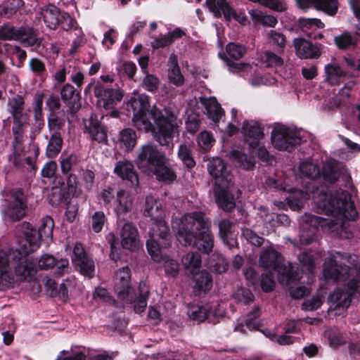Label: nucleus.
I'll use <instances>...</instances> for the list:
<instances>
[{"mask_svg": "<svg viewBox=\"0 0 360 360\" xmlns=\"http://www.w3.org/2000/svg\"><path fill=\"white\" fill-rule=\"evenodd\" d=\"M37 262L38 266L41 270H48L56 266L55 274L58 276L63 275L68 271L69 261L67 259L57 260L53 255L44 254Z\"/></svg>", "mask_w": 360, "mask_h": 360, "instance_id": "obj_22", "label": "nucleus"}, {"mask_svg": "<svg viewBox=\"0 0 360 360\" xmlns=\"http://www.w3.org/2000/svg\"><path fill=\"white\" fill-rule=\"evenodd\" d=\"M235 299L239 302L249 304L253 302L254 295L249 289L240 288L234 294Z\"/></svg>", "mask_w": 360, "mask_h": 360, "instance_id": "obj_60", "label": "nucleus"}, {"mask_svg": "<svg viewBox=\"0 0 360 360\" xmlns=\"http://www.w3.org/2000/svg\"><path fill=\"white\" fill-rule=\"evenodd\" d=\"M172 229L177 240L185 245L196 246L209 254L214 247V236L210 231L211 223L201 212L185 214L181 218L172 220Z\"/></svg>", "mask_w": 360, "mask_h": 360, "instance_id": "obj_5", "label": "nucleus"}, {"mask_svg": "<svg viewBox=\"0 0 360 360\" xmlns=\"http://www.w3.org/2000/svg\"><path fill=\"white\" fill-rule=\"evenodd\" d=\"M165 155L160 152L157 147L146 144L141 148L138 153L136 160L138 167L145 174H151V171L158 165L160 162H162Z\"/></svg>", "mask_w": 360, "mask_h": 360, "instance_id": "obj_14", "label": "nucleus"}, {"mask_svg": "<svg viewBox=\"0 0 360 360\" xmlns=\"http://www.w3.org/2000/svg\"><path fill=\"white\" fill-rule=\"evenodd\" d=\"M298 6L302 9L309 8L311 5L324 11L330 15H333L338 11L337 0H296Z\"/></svg>", "mask_w": 360, "mask_h": 360, "instance_id": "obj_24", "label": "nucleus"}, {"mask_svg": "<svg viewBox=\"0 0 360 360\" xmlns=\"http://www.w3.org/2000/svg\"><path fill=\"white\" fill-rule=\"evenodd\" d=\"M60 96L72 112H75L79 110L81 106L80 97L73 86L69 84H65L60 90Z\"/></svg>", "mask_w": 360, "mask_h": 360, "instance_id": "obj_27", "label": "nucleus"}, {"mask_svg": "<svg viewBox=\"0 0 360 360\" xmlns=\"http://www.w3.org/2000/svg\"><path fill=\"white\" fill-rule=\"evenodd\" d=\"M308 191H310V187H307L306 191L295 190V191L285 198L289 206L294 210L301 209L305 200L309 198Z\"/></svg>", "mask_w": 360, "mask_h": 360, "instance_id": "obj_37", "label": "nucleus"}, {"mask_svg": "<svg viewBox=\"0 0 360 360\" xmlns=\"http://www.w3.org/2000/svg\"><path fill=\"white\" fill-rule=\"evenodd\" d=\"M261 65L264 67H277L283 64V59L271 51H264L260 56Z\"/></svg>", "mask_w": 360, "mask_h": 360, "instance_id": "obj_46", "label": "nucleus"}, {"mask_svg": "<svg viewBox=\"0 0 360 360\" xmlns=\"http://www.w3.org/2000/svg\"><path fill=\"white\" fill-rule=\"evenodd\" d=\"M127 106L132 108V121L139 130L151 132L162 146L174 147V140L179 137L181 124L174 112L167 108L159 109L155 105L149 110V97L145 94L131 97Z\"/></svg>", "mask_w": 360, "mask_h": 360, "instance_id": "obj_4", "label": "nucleus"}, {"mask_svg": "<svg viewBox=\"0 0 360 360\" xmlns=\"http://www.w3.org/2000/svg\"><path fill=\"white\" fill-rule=\"evenodd\" d=\"M298 22L303 34L313 39H316V36H313V32L324 27V24L317 18H300Z\"/></svg>", "mask_w": 360, "mask_h": 360, "instance_id": "obj_34", "label": "nucleus"}, {"mask_svg": "<svg viewBox=\"0 0 360 360\" xmlns=\"http://www.w3.org/2000/svg\"><path fill=\"white\" fill-rule=\"evenodd\" d=\"M324 299L319 295H316L310 299L305 300L302 309L305 311H314L320 308L323 304Z\"/></svg>", "mask_w": 360, "mask_h": 360, "instance_id": "obj_55", "label": "nucleus"}, {"mask_svg": "<svg viewBox=\"0 0 360 360\" xmlns=\"http://www.w3.org/2000/svg\"><path fill=\"white\" fill-rule=\"evenodd\" d=\"M178 155L188 167H193L195 162L191 156L189 148L186 145H181L179 148Z\"/></svg>", "mask_w": 360, "mask_h": 360, "instance_id": "obj_58", "label": "nucleus"}, {"mask_svg": "<svg viewBox=\"0 0 360 360\" xmlns=\"http://www.w3.org/2000/svg\"><path fill=\"white\" fill-rule=\"evenodd\" d=\"M59 24L61 25V27L65 30H70L72 29L73 32H75V35H79L82 33V31L77 29L75 26V21L67 13H63L61 14Z\"/></svg>", "mask_w": 360, "mask_h": 360, "instance_id": "obj_54", "label": "nucleus"}, {"mask_svg": "<svg viewBox=\"0 0 360 360\" xmlns=\"http://www.w3.org/2000/svg\"><path fill=\"white\" fill-rule=\"evenodd\" d=\"M118 140L126 150H132L136 143V134L131 129H124L120 132Z\"/></svg>", "mask_w": 360, "mask_h": 360, "instance_id": "obj_41", "label": "nucleus"}, {"mask_svg": "<svg viewBox=\"0 0 360 360\" xmlns=\"http://www.w3.org/2000/svg\"><path fill=\"white\" fill-rule=\"evenodd\" d=\"M54 222L49 216L43 217L38 229L27 221L18 226L24 237L18 250L10 252L0 251V290L13 288L14 284L32 281L36 275L37 259L29 254L38 250L41 240H51Z\"/></svg>", "mask_w": 360, "mask_h": 360, "instance_id": "obj_1", "label": "nucleus"}, {"mask_svg": "<svg viewBox=\"0 0 360 360\" xmlns=\"http://www.w3.org/2000/svg\"><path fill=\"white\" fill-rule=\"evenodd\" d=\"M121 245L131 252L137 251L141 247L137 229L131 223L123 225L120 233Z\"/></svg>", "mask_w": 360, "mask_h": 360, "instance_id": "obj_19", "label": "nucleus"}, {"mask_svg": "<svg viewBox=\"0 0 360 360\" xmlns=\"http://www.w3.org/2000/svg\"><path fill=\"white\" fill-rule=\"evenodd\" d=\"M184 32L181 28H175L172 32H169L167 34H161L155 38L151 42V46L153 49L164 48L170 46L174 41L183 35Z\"/></svg>", "mask_w": 360, "mask_h": 360, "instance_id": "obj_31", "label": "nucleus"}, {"mask_svg": "<svg viewBox=\"0 0 360 360\" xmlns=\"http://www.w3.org/2000/svg\"><path fill=\"white\" fill-rule=\"evenodd\" d=\"M18 30L10 25H4L0 27V39L4 40H16Z\"/></svg>", "mask_w": 360, "mask_h": 360, "instance_id": "obj_64", "label": "nucleus"}, {"mask_svg": "<svg viewBox=\"0 0 360 360\" xmlns=\"http://www.w3.org/2000/svg\"><path fill=\"white\" fill-rule=\"evenodd\" d=\"M86 354L83 351L72 352L71 354L67 350H62L55 360H85Z\"/></svg>", "mask_w": 360, "mask_h": 360, "instance_id": "obj_56", "label": "nucleus"}, {"mask_svg": "<svg viewBox=\"0 0 360 360\" xmlns=\"http://www.w3.org/2000/svg\"><path fill=\"white\" fill-rule=\"evenodd\" d=\"M198 146L204 151L207 152L211 149L215 139L211 132L207 131H201L197 138Z\"/></svg>", "mask_w": 360, "mask_h": 360, "instance_id": "obj_49", "label": "nucleus"}, {"mask_svg": "<svg viewBox=\"0 0 360 360\" xmlns=\"http://www.w3.org/2000/svg\"><path fill=\"white\" fill-rule=\"evenodd\" d=\"M72 263L79 269V272L90 278V265L89 259L84 248L82 243H77L73 250V256L72 257Z\"/></svg>", "mask_w": 360, "mask_h": 360, "instance_id": "obj_25", "label": "nucleus"}, {"mask_svg": "<svg viewBox=\"0 0 360 360\" xmlns=\"http://www.w3.org/2000/svg\"><path fill=\"white\" fill-rule=\"evenodd\" d=\"M342 171L338 164L333 161L326 162L323 167V179L326 181L333 184L342 175V177L347 180L348 175L343 174Z\"/></svg>", "mask_w": 360, "mask_h": 360, "instance_id": "obj_30", "label": "nucleus"}, {"mask_svg": "<svg viewBox=\"0 0 360 360\" xmlns=\"http://www.w3.org/2000/svg\"><path fill=\"white\" fill-rule=\"evenodd\" d=\"M114 172L122 179L127 181V184L132 188L139 186V177L135 172L133 164L128 160H121L117 162Z\"/></svg>", "mask_w": 360, "mask_h": 360, "instance_id": "obj_21", "label": "nucleus"}, {"mask_svg": "<svg viewBox=\"0 0 360 360\" xmlns=\"http://www.w3.org/2000/svg\"><path fill=\"white\" fill-rule=\"evenodd\" d=\"M16 40H19L25 46L37 49L41 41L37 37V31L30 27H22L18 30Z\"/></svg>", "mask_w": 360, "mask_h": 360, "instance_id": "obj_28", "label": "nucleus"}, {"mask_svg": "<svg viewBox=\"0 0 360 360\" xmlns=\"http://www.w3.org/2000/svg\"><path fill=\"white\" fill-rule=\"evenodd\" d=\"M300 142L298 132L284 124H276L271 131V143L279 150L290 151Z\"/></svg>", "mask_w": 360, "mask_h": 360, "instance_id": "obj_10", "label": "nucleus"}, {"mask_svg": "<svg viewBox=\"0 0 360 360\" xmlns=\"http://www.w3.org/2000/svg\"><path fill=\"white\" fill-rule=\"evenodd\" d=\"M207 169L215 179L214 193L217 204L226 212L232 210L236 205L233 196L229 193L232 175L226 165L219 158H212L207 164Z\"/></svg>", "mask_w": 360, "mask_h": 360, "instance_id": "obj_6", "label": "nucleus"}, {"mask_svg": "<svg viewBox=\"0 0 360 360\" xmlns=\"http://www.w3.org/2000/svg\"><path fill=\"white\" fill-rule=\"evenodd\" d=\"M325 82L331 86H338L349 77V69L340 62L332 60L324 68Z\"/></svg>", "mask_w": 360, "mask_h": 360, "instance_id": "obj_16", "label": "nucleus"}, {"mask_svg": "<svg viewBox=\"0 0 360 360\" xmlns=\"http://www.w3.org/2000/svg\"><path fill=\"white\" fill-rule=\"evenodd\" d=\"M211 12L217 18L224 15L226 21H230L231 19L236 20L241 25H245L248 19L243 12L237 13L233 8H231L226 0H218V3L215 5L210 6Z\"/></svg>", "mask_w": 360, "mask_h": 360, "instance_id": "obj_17", "label": "nucleus"}, {"mask_svg": "<svg viewBox=\"0 0 360 360\" xmlns=\"http://www.w3.org/2000/svg\"><path fill=\"white\" fill-rule=\"evenodd\" d=\"M227 65L230 72L239 75L242 77L248 75V74L251 72L252 70V66L250 64L245 63L227 61Z\"/></svg>", "mask_w": 360, "mask_h": 360, "instance_id": "obj_48", "label": "nucleus"}, {"mask_svg": "<svg viewBox=\"0 0 360 360\" xmlns=\"http://www.w3.org/2000/svg\"><path fill=\"white\" fill-rule=\"evenodd\" d=\"M156 233H152V229L149 231V239L146 242V248L148 254L151 257V259L155 262L160 263L162 259L163 255L161 254L160 245H169V233L167 238H162L160 237V231H155Z\"/></svg>", "mask_w": 360, "mask_h": 360, "instance_id": "obj_20", "label": "nucleus"}, {"mask_svg": "<svg viewBox=\"0 0 360 360\" xmlns=\"http://www.w3.org/2000/svg\"><path fill=\"white\" fill-rule=\"evenodd\" d=\"M230 158L236 161L240 167L245 169H251L255 165V158L253 155H247L240 148L232 149Z\"/></svg>", "mask_w": 360, "mask_h": 360, "instance_id": "obj_35", "label": "nucleus"}, {"mask_svg": "<svg viewBox=\"0 0 360 360\" xmlns=\"http://www.w3.org/2000/svg\"><path fill=\"white\" fill-rule=\"evenodd\" d=\"M243 236L251 244L260 246L264 241V238L257 236L254 231L249 229H243Z\"/></svg>", "mask_w": 360, "mask_h": 360, "instance_id": "obj_63", "label": "nucleus"}, {"mask_svg": "<svg viewBox=\"0 0 360 360\" xmlns=\"http://www.w3.org/2000/svg\"><path fill=\"white\" fill-rule=\"evenodd\" d=\"M269 44L275 47L278 51H282L285 46V38L280 32L274 30H269L267 34Z\"/></svg>", "mask_w": 360, "mask_h": 360, "instance_id": "obj_45", "label": "nucleus"}, {"mask_svg": "<svg viewBox=\"0 0 360 360\" xmlns=\"http://www.w3.org/2000/svg\"><path fill=\"white\" fill-rule=\"evenodd\" d=\"M245 142L251 148L259 146L260 141L264 138V134L260 124L255 121L245 120L241 127Z\"/></svg>", "mask_w": 360, "mask_h": 360, "instance_id": "obj_18", "label": "nucleus"}, {"mask_svg": "<svg viewBox=\"0 0 360 360\" xmlns=\"http://www.w3.org/2000/svg\"><path fill=\"white\" fill-rule=\"evenodd\" d=\"M204 105L208 117L214 122H218L224 115V110L215 98H210L205 101Z\"/></svg>", "mask_w": 360, "mask_h": 360, "instance_id": "obj_40", "label": "nucleus"}, {"mask_svg": "<svg viewBox=\"0 0 360 360\" xmlns=\"http://www.w3.org/2000/svg\"><path fill=\"white\" fill-rule=\"evenodd\" d=\"M182 264L191 274L195 275L201 267L200 255L197 252H188L183 257Z\"/></svg>", "mask_w": 360, "mask_h": 360, "instance_id": "obj_38", "label": "nucleus"}, {"mask_svg": "<svg viewBox=\"0 0 360 360\" xmlns=\"http://www.w3.org/2000/svg\"><path fill=\"white\" fill-rule=\"evenodd\" d=\"M233 224L228 219H223L219 223V234L224 243H227V240L231 234Z\"/></svg>", "mask_w": 360, "mask_h": 360, "instance_id": "obj_57", "label": "nucleus"}, {"mask_svg": "<svg viewBox=\"0 0 360 360\" xmlns=\"http://www.w3.org/2000/svg\"><path fill=\"white\" fill-rule=\"evenodd\" d=\"M8 107L13 120L12 131L16 136H21L30 121L29 113L25 110L24 98L18 95L12 97L8 100Z\"/></svg>", "mask_w": 360, "mask_h": 360, "instance_id": "obj_12", "label": "nucleus"}, {"mask_svg": "<svg viewBox=\"0 0 360 360\" xmlns=\"http://www.w3.org/2000/svg\"><path fill=\"white\" fill-rule=\"evenodd\" d=\"M296 54L301 58H316L321 52L319 49L309 41L302 38L294 40Z\"/></svg>", "mask_w": 360, "mask_h": 360, "instance_id": "obj_26", "label": "nucleus"}, {"mask_svg": "<svg viewBox=\"0 0 360 360\" xmlns=\"http://www.w3.org/2000/svg\"><path fill=\"white\" fill-rule=\"evenodd\" d=\"M106 221L103 212H96L91 217V226L93 230L98 233L101 231Z\"/></svg>", "mask_w": 360, "mask_h": 360, "instance_id": "obj_62", "label": "nucleus"}, {"mask_svg": "<svg viewBox=\"0 0 360 360\" xmlns=\"http://www.w3.org/2000/svg\"><path fill=\"white\" fill-rule=\"evenodd\" d=\"M259 214L263 219L264 224L265 225L266 228L269 230L273 229L278 221H281L285 225L290 224V220L286 215L270 213L269 210L265 207L260 208Z\"/></svg>", "mask_w": 360, "mask_h": 360, "instance_id": "obj_32", "label": "nucleus"}, {"mask_svg": "<svg viewBox=\"0 0 360 360\" xmlns=\"http://www.w3.org/2000/svg\"><path fill=\"white\" fill-rule=\"evenodd\" d=\"M133 207V197L131 195L123 190L117 193L115 201V211L118 215L125 214L131 211Z\"/></svg>", "mask_w": 360, "mask_h": 360, "instance_id": "obj_29", "label": "nucleus"}, {"mask_svg": "<svg viewBox=\"0 0 360 360\" xmlns=\"http://www.w3.org/2000/svg\"><path fill=\"white\" fill-rule=\"evenodd\" d=\"M41 14L44 23L50 29H56L60 22L61 14L58 9L53 5H49L41 9Z\"/></svg>", "mask_w": 360, "mask_h": 360, "instance_id": "obj_33", "label": "nucleus"}, {"mask_svg": "<svg viewBox=\"0 0 360 360\" xmlns=\"http://www.w3.org/2000/svg\"><path fill=\"white\" fill-rule=\"evenodd\" d=\"M150 175H155L157 180L167 184H171L176 179V172L174 166L165 157L162 162H160L151 171Z\"/></svg>", "mask_w": 360, "mask_h": 360, "instance_id": "obj_23", "label": "nucleus"}, {"mask_svg": "<svg viewBox=\"0 0 360 360\" xmlns=\"http://www.w3.org/2000/svg\"><path fill=\"white\" fill-rule=\"evenodd\" d=\"M249 14L255 24H261L264 26L274 27L277 24L276 18L271 15H267L257 9H251Z\"/></svg>", "mask_w": 360, "mask_h": 360, "instance_id": "obj_39", "label": "nucleus"}, {"mask_svg": "<svg viewBox=\"0 0 360 360\" xmlns=\"http://www.w3.org/2000/svg\"><path fill=\"white\" fill-rule=\"evenodd\" d=\"M168 77L169 81L177 86L182 85L184 82V78L181 73L179 67L169 68Z\"/></svg>", "mask_w": 360, "mask_h": 360, "instance_id": "obj_61", "label": "nucleus"}, {"mask_svg": "<svg viewBox=\"0 0 360 360\" xmlns=\"http://www.w3.org/2000/svg\"><path fill=\"white\" fill-rule=\"evenodd\" d=\"M356 40V37L348 32H343L334 38L335 44L340 49H347L354 46Z\"/></svg>", "mask_w": 360, "mask_h": 360, "instance_id": "obj_44", "label": "nucleus"}, {"mask_svg": "<svg viewBox=\"0 0 360 360\" xmlns=\"http://www.w3.org/2000/svg\"><path fill=\"white\" fill-rule=\"evenodd\" d=\"M323 276L327 282L347 281L346 288H338L328 298V313L341 315L351 304L352 295L360 293V262L357 256L335 252L323 263Z\"/></svg>", "mask_w": 360, "mask_h": 360, "instance_id": "obj_3", "label": "nucleus"}, {"mask_svg": "<svg viewBox=\"0 0 360 360\" xmlns=\"http://www.w3.org/2000/svg\"><path fill=\"white\" fill-rule=\"evenodd\" d=\"M226 52L227 54L226 56V61H229V58L238 60L245 54L246 48L243 45L230 42L226 45Z\"/></svg>", "mask_w": 360, "mask_h": 360, "instance_id": "obj_43", "label": "nucleus"}, {"mask_svg": "<svg viewBox=\"0 0 360 360\" xmlns=\"http://www.w3.org/2000/svg\"><path fill=\"white\" fill-rule=\"evenodd\" d=\"M107 134L104 127L91 118V139L102 143L106 141Z\"/></svg>", "mask_w": 360, "mask_h": 360, "instance_id": "obj_52", "label": "nucleus"}, {"mask_svg": "<svg viewBox=\"0 0 360 360\" xmlns=\"http://www.w3.org/2000/svg\"><path fill=\"white\" fill-rule=\"evenodd\" d=\"M23 5L22 0H6L4 6L0 8L1 14L7 17L12 15Z\"/></svg>", "mask_w": 360, "mask_h": 360, "instance_id": "obj_53", "label": "nucleus"}, {"mask_svg": "<svg viewBox=\"0 0 360 360\" xmlns=\"http://www.w3.org/2000/svg\"><path fill=\"white\" fill-rule=\"evenodd\" d=\"M160 263H162V266L167 275L174 277L177 274L179 264L176 259L165 255L163 256V259Z\"/></svg>", "mask_w": 360, "mask_h": 360, "instance_id": "obj_51", "label": "nucleus"}, {"mask_svg": "<svg viewBox=\"0 0 360 360\" xmlns=\"http://www.w3.org/2000/svg\"><path fill=\"white\" fill-rule=\"evenodd\" d=\"M264 335L269 338L271 340L277 342L279 345H290L294 342L295 338L292 336L283 334L281 335H276L271 333L269 330L264 331Z\"/></svg>", "mask_w": 360, "mask_h": 360, "instance_id": "obj_59", "label": "nucleus"}, {"mask_svg": "<svg viewBox=\"0 0 360 360\" xmlns=\"http://www.w3.org/2000/svg\"><path fill=\"white\" fill-rule=\"evenodd\" d=\"M94 94L98 98L97 105L105 109L112 108L123 98V93L120 89L109 88L105 85H97Z\"/></svg>", "mask_w": 360, "mask_h": 360, "instance_id": "obj_15", "label": "nucleus"}, {"mask_svg": "<svg viewBox=\"0 0 360 360\" xmlns=\"http://www.w3.org/2000/svg\"><path fill=\"white\" fill-rule=\"evenodd\" d=\"M212 286V279L210 274L206 271H201L199 277L195 278L194 288L200 294L205 292L211 289Z\"/></svg>", "mask_w": 360, "mask_h": 360, "instance_id": "obj_42", "label": "nucleus"}, {"mask_svg": "<svg viewBox=\"0 0 360 360\" xmlns=\"http://www.w3.org/2000/svg\"><path fill=\"white\" fill-rule=\"evenodd\" d=\"M144 214L150 217L153 221L150 229L152 233H156L160 231V236L162 238H167L168 236V226L165 221V212L162 210V203L157 200L152 195H148L146 198V205Z\"/></svg>", "mask_w": 360, "mask_h": 360, "instance_id": "obj_9", "label": "nucleus"}, {"mask_svg": "<svg viewBox=\"0 0 360 360\" xmlns=\"http://www.w3.org/2000/svg\"><path fill=\"white\" fill-rule=\"evenodd\" d=\"M312 193L317 212L324 213L328 218L310 214L302 217L300 224L303 233L300 236V241L303 245L313 241L316 228L320 227L325 232L341 236L347 221L354 220L357 216L347 191L339 189L328 194L323 189L316 188Z\"/></svg>", "mask_w": 360, "mask_h": 360, "instance_id": "obj_2", "label": "nucleus"}, {"mask_svg": "<svg viewBox=\"0 0 360 360\" xmlns=\"http://www.w3.org/2000/svg\"><path fill=\"white\" fill-rule=\"evenodd\" d=\"M139 288L140 294L137 297L131 285V271L128 266L122 267L115 273L114 290L117 298L124 304H133L136 313H141L146 309L149 293L147 289H143L141 284Z\"/></svg>", "mask_w": 360, "mask_h": 360, "instance_id": "obj_7", "label": "nucleus"}, {"mask_svg": "<svg viewBox=\"0 0 360 360\" xmlns=\"http://www.w3.org/2000/svg\"><path fill=\"white\" fill-rule=\"evenodd\" d=\"M78 158L74 154L63 153L60 158L61 172L63 174H68L72 167L77 163Z\"/></svg>", "mask_w": 360, "mask_h": 360, "instance_id": "obj_50", "label": "nucleus"}, {"mask_svg": "<svg viewBox=\"0 0 360 360\" xmlns=\"http://www.w3.org/2000/svg\"><path fill=\"white\" fill-rule=\"evenodd\" d=\"M224 308L217 302L207 303L204 305L190 304L187 314L192 320L202 322L207 319L209 322L216 323L219 319L224 315Z\"/></svg>", "mask_w": 360, "mask_h": 360, "instance_id": "obj_11", "label": "nucleus"}, {"mask_svg": "<svg viewBox=\"0 0 360 360\" xmlns=\"http://www.w3.org/2000/svg\"><path fill=\"white\" fill-rule=\"evenodd\" d=\"M3 212L5 217L11 221H16L22 218L26 213V198L20 189L11 191L6 195Z\"/></svg>", "mask_w": 360, "mask_h": 360, "instance_id": "obj_13", "label": "nucleus"}, {"mask_svg": "<svg viewBox=\"0 0 360 360\" xmlns=\"http://www.w3.org/2000/svg\"><path fill=\"white\" fill-rule=\"evenodd\" d=\"M259 263L270 274H277L278 280L282 284L289 285L300 279L294 266L290 264H283L282 256L272 245L262 248Z\"/></svg>", "mask_w": 360, "mask_h": 360, "instance_id": "obj_8", "label": "nucleus"}, {"mask_svg": "<svg viewBox=\"0 0 360 360\" xmlns=\"http://www.w3.org/2000/svg\"><path fill=\"white\" fill-rule=\"evenodd\" d=\"M299 170L303 175L311 179H314L320 175L319 167L311 161L301 162Z\"/></svg>", "mask_w": 360, "mask_h": 360, "instance_id": "obj_47", "label": "nucleus"}, {"mask_svg": "<svg viewBox=\"0 0 360 360\" xmlns=\"http://www.w3.org/2000/svg\"><path fill=\"white\" fill-rule=\"evenodd\" d=\"M63 141L61 134L58 131H54L48 142L46 154L49 158H56L60 152Z\"/></svg>", "mask_w": 360, "mask_h": 360, "instance_id": "obj_36", "label": "nucleus"}]
</instances>
